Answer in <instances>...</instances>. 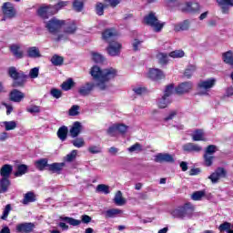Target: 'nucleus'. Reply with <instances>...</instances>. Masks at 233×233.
<instances>
[{
	"mask_svg": "<svg viewBox=\"0 0 233 233\" xmlns=\"http://www.w3.org/2000/svg\"><path fill=\"white\" fill-rule=\"evenodd\" d=\"M63 25H65V20H59L56 17L52 18L46 23V27L47 28L48 32L53 35L54 41H66V35L59 33L61 28H63Z\"/></svg>",
	"mask_w": 233,
	"mask_h": 233,
	"instance_id": "obj_3",
	"label": "nucleus"
},
{
	"mask_svg": "<svg viewBox=\"0 0 233 233\" xmlns=\"http://www.w3.org/2000/svg\"><path fill=\"white\" fill-rule=\"evenodd\" d=\"M67 5H70L69 1H60L56 5H52L51 12L56 15L57 14V12H59V10H63V8H66Z\"/></svg>",
	"mask_w": 233,
	"mask_h": 233,
	"instance_id": "obj_29",
	"label": "nucleus"
},
{
	"mask_svg": "<svg viewBox=\"0 0 233 233\" xmlns=\"http://www.w3.org/2000/svg\"><path fill=\"white\" fill-rule=\"evenodd\" d=\"M171 214L173 218H192V215L194 214V207L190 203H186L184 206L174 209Z\"/></svg>",
	"mask_w": 233,
	"mask_h": 233,
	"instance_id": "obj_5",
	"label": "nucleus"
},
{
	"mask_svg": "<svg viewBox=\"0 0 233 233\" xmlns=\"http://www.w3.org/2000/svg\"><path fill=\"white\" fill-rule=\"evenodd\" d=\"M72 145H74L76 148H83V147H85V139H83V137L76 138L72 141Z\"/></svg>",
	"mask_w": 233,
	"mask_h": 233,
	"instance_id": "obj_51",
	"label": "nucleus"
},
{
	"mask_svg": "<svg viewBox=\"0 0 233 233\" xmlns=\"http://www.w3.org/2000/svg\"><path fill=\"white\" fill-rule=\"evenodd\" d=\"M105 8H106V5H103L102 3H97L96 6V12L97 15H103Z\"/></svg>",
	"mask_w": 233,
	"mask_h": 233,
	"instance_id": "obj_60",
	"label": "nucleus"
},
{
	"mask_svg": "<svg viewBox=\"0 0 233 233\" xmlns=\"http://www.w3.org/2000/svg\"><path fill=\"white\" fill-rule=\"evenodd\" d=\"M81 134V123L75 122L70 129L71 137H77Z\"/></svg>",
	"mask_w": 233,
	"mask_h": 233,
	"instance_id": "obj_27",
	"label": "nucleus"
},
{
	"mask_svg": "<svg viewBox=\"0 0 233 233\" xmlns=\"http://www.w3.org/2000/svg\"><path fill=\"white\" fill-rule=\"evenodd\" d=\"M116 33L114 29H106L102 33V37L104 41H106V43H109L108 46L106 47L108 56H111V57H116L121 54V49L123 48V46L121 43L112 40L114 37H116Z\"/></svg>",
	"mask_w": 233,
	"mask_h": 233,
	"instance_id": "obj_2",
	"label": "nucleus"
},
{
	"mask_svg": "<svg viewBox=\"0 0 233 233\" xmlns=\"http://www.w3.org/2000/svg\"><path fill=\"white\" fill-rule=\"evenodd\" d=\"M155 163H174V156L168 153H158L155 156Z\"/></svg>",
	"mask_w": 233,
	"mask_h": 233,
	"instance_id": "obj_14",
	"label": "nucleus"
},
{
	"mask_svg": "<svg viewBox=\"0 0 233 233\" xmlns=\"http://www.w3.org/2000/svg\"><path fill=\"white\" fill-rule=\"evenodd\" d=\"M144 23L146 25H148V26H152L155 32H159L160 30H163V27L165 26L164 23L158 21L157 16H156V13L154 12L147 14L144 17Z\"/></svg>",
	"mask_w": 233,
	"mask_h": 233,
	"instance_id": "obj_7",
	"label": "nucleus"
},
{
	"mask_svg": "<svg viewBox=\"0 0 233 233\" xmlns=\"http://www.w3.org/2000/svg\"><path fill=\"white\" fill-rule=\"evenodd\" d=\"M179 10L188 12L189 14H197L201 11V5L196 2H187L179 5Z\"/></svg>",
	"mask_w": 233,
	"mask_h": 233,
	"instance_id": "obj_9",
	"label": "nucleus"
},
{
	"mask_svg": "<svg viewBox=\"0 0 233 233\" xmlns=\"http://www.w3.org/2000/svg\"><path fill=\"white\" fill-rule=\"evenodd\" d=\"M218 5L222 10V14H228V6H233V0H217Z\"/></svg>",
	"mask_w": 233,
	"mask_h": 233,
	"instance_id": "obj_24",
	"label": "nucleus"
},
{
	"mask_svg": "<svg viewBox=\"0 0 233 233\" xmlns=\"http://www.w3.org/2000/svg\"><path fill=\"white\" fill-rule=\"evenodd\" d=\"M35 201V195L33 192H27L22 200L23 205H28V203H34Z\"/></svg>",
	"mask_w": 233,
	"mask_h": 233,
	"instance_id": "obj_35",
	"label": "nucleus"
},
{
	"mask_svg": "<svg viewBox=\"0 0 233 233\" xmlns=\"http://www.w3.org/2000/svg\"><path fill=\"white\" fill-rule=\"evenodd\" d=\"M192 23H194V20H190V19L184 20L182 22L175 24L174 30L175 32H185L190 29V26H192Z\"/></svg>",
	"mask_w": 233,
	"mask_h": 233,
	"instance_id": "obj_15",
	"label": "nucleus"
},
{
	"mask_svg": "<svg viewBox=\"0 0 233 233\" xmlns=\"http://www.w3.org/2000/svg\"><path fill=\"white\" fill-rule=\"evenodd\" d=\"M133 92H135L137 96H142V94H145V92H147V88L141 86H137L133 87Z\"/></svg>",
	"mask_w": 233,
	"mask_h": 233,
	"instance_id": "obj_63",
	"label": "nucleus"
},
{
	"mask_svg": "<svg viewBox=\"0 0 233 233\" xmlns=\"http://www.w3.org/2000/svg\"><path fill=\"white\" fill-rule=\"evenodd\" d=\"M81 219H82V223H86V224L90 223V221H92V218H90V216L88 215H83L81 217ZM63 220L66 221V223L72 225L73 227H77L81 225V220L79 219L66 217L63 218Z\"/></svg>",
	"mask_w": 233,
	"mask_h": 233,
	"instance_id": "obj_12",
	"label": "nucleus"
},
{
	"mask_svg": "<svg viewBox=\"0 0 233 233\" xmlns=\"http://www.w3.org/2000/svg\"><path fill=\"white\" fill-rule=\"evenodd\" d=\"M48 159L47 158H41L35 162V167L37 170L43 171L46 167H48Z\"/></svg>",
	"mask_w": 233,
	"mask_h": 233,
	"instance_id": "obj_31",
	"label": "nucleus"
},
{
	"mask_svg": "<svg viewBox=\"0 0 233 233\" xmlns=\"http://www.w3.org/2000/svg\"><path fill=\"white\" fill-rule=\"evenodd\" d=\"M191 137L193 141H205V133L201 129L194 131Z\"/></svg>",
	"mask_w": 233,
	"mask_h": 233,
	"instance_id": "obj_33",
	"label": "nucleus"
},
{
	"mask_svg": "<svg viewBox=\"0 0 233 233\" xmlns=\"http://www.w3.org/2000/svg\"><path fill=\"white\" fill-rule=\"evenodd\" d=\"M2 12L7 19H14V17L17 15L15 7H14V5L10 2H5L3 4Z\"/></svg>",
	"mask_w": 233,
	"mask_h": 233,
	"instance_id": "obj_10",
	"label": "nucleus"
},
{
	"mask_svg": "<svg viewBox=\"0 0 233 233\" xmlns=\"http://www.w3.org/2000/svg\"><path fill=\"white\" fill-rule=\"evenodd\" d=\"M10 179L9 178H1L0 179V190L1 192H3L4 194L5 192H8V188H10Z\"/></svg>",
	"mask_w": 233,
	"mask_h": 233,
	"instance_id": "obj_32",
	"label": "nucleus"
},
{
	"mask_svg": "<svg viewBox=\"0 0 233 233\" xmlns=\"http://www.w3.org/2000/svg\"><path fill=\"white\" fill-rule=\"evenodd\" d=\"M204 157V165L205 167H212L214 163V155H205Z\"/></svg>",
	"mask_w": 233,
	"mask_h": 233,
	"instance_id": "obj_48",
	"label": "nucleus"
},
{
	"mask_svg": "<svg viewBox=\"0 0 233 233\" xmlns=\"http://www.w3.org/2000/svg\"><path fill=\"white\" fill-rule=\"evenodd\" d=\"M143 41L135 39L132 43L133 50L134 52H138V50H141V45Z\"/></svg>",
	"mask_w": 233,
	"mask_h": 233,
	"instance_id": "obj_62",
	"label": "nucleus"
},
{
	"mask_svg": "<svg viewBox=\"0 0 233 233\" xmlns=\"http://www.w3.org/2000/svg\"><path fill=\"white\" fill-rule=\"evenodd\" d=\"M216 152H218V147L214 146V145H209L206 150H205V155L208 156H214V154H216Z\"/></svg>",
	"mask_w": 233,
	"mask_h": 233,
	"instance_id": "obj_55",
	"label": "nucleus"
},
{
	"mask_svg": "<svg viewBox=\"0 0 233 233\" xmlns=\"http://www.w3.org/2000/svg\"><path fill=\"white\" fill-rule=\"evenodd\" d=\"M168 57H170V56L167 53L157 54V59L160 65H167V63H168Z\"/></svg>",
	"mask_w": 233,
	"mask_h": 233,
	"instance_id": "obj_38",
	"label": "nucleus"
},
{
	"mask_svg": "<svg viewBox=\"0 0 233 233\" xmlns=\"http://www.w3.org/2000/svg\"><path fill=\"white\" fill-rule=\"evenodd\" d=\"M0 127L5 128V132H10V130H15L17 128V122L15 120L4 121L1 122Z\"/></svg>",
	"mask_w": 233,
	"mask_h": 233,
	"instance_id": "obj_25",
	"label": "nucleus"
},
{
	"mask_svg": "<svg viewBox=\"0 0 233 233\" xmlns=\"http://www.w3.org/2000/svg\"><path fill=\"white\" fill-rule=\"evenodd\" d=\"M35 226L33 223H21L16 226V232L30 233Z\"/></svg>",
	"mask_w": 233,
	"mask_h": 233,
	"instance_id": "obj_22",
	"label": "nucleus"
},
{
	"mask_svg": "<svg viewBox=\"0 0 233 233\" xmlns=\"http://www.w3.org/2000/svg\"><path fill=\"white\" fill-rule=\"evenodd\" d=\"M231 228H232V224H230V222H224L220 224V226L218 227L219 232L228 233V230H230Z\"/></svg>",
	"mask_w": 233,
	"mask_h": 233,
	"instance_id": "obj_49",
	"label": "nucleus"
},
{
	"mask_svg": "<svg viewBox=\"0 0 233 233\" xmlns=\"http://www.w3.org/2000/svg\"><path fill=\"white\" fill-rule=\"evenodd\" d=\"M92 59L95 63H103L105 56L99 53H92Z\"/></svg>",
	"mask_w": 233,
	"mask_h": 233,
	"instance_id": "obj_56",
	"label": "nucleus"
},
{
	"mask_svg": "<svg viewBox=\"0 0 233 233\" xmlns=\"http://www.w3.org/2000/svg\"><path fill=\"white\" fill-rule=\"evenodd\" d=\"M170 103H172V98L163 96L158 101V106L159 108H167Z\"/></svg>",
	"mask_w": 233,
	"mask_h": 233,
	"instance_id": "obj_39",
	"label": "nucleus"
},
{
	"mask_svg": "<svg viewBox=\"0 0 233 233\" xmlns=\"http://www.w3.org/2000/svg\"><path fill=\"white\" fill-rule=\"evenodd\" d=\"M28 172V166L22 164L17 167L16 172H15V177H21L22 176H25Z\"/></svg>",
	"mask_w": 233,
	"mask_h": 233,
	"instance_id": "obj_34",
	"label": "nucleus"
},
{
	"mask_svg": "<svg viewBox=\"0 0 233 233\" xmlns=\"http://www.w3.org/2000/svg\"><path fill=\"white\" fill-rule=\"evenodd\" d=\"M177 116L181 117V112L179 111V109H173L164 118V121H172V119H174Z\"/></svg>",
	"mask_w": 233,
	"mask_h": 233,
	"instance_id": "obj_37",
	"label": "nucleus"
},
{
	"mask_svg": "<svg viewBox=\"0 0 233 233\" xmlns=\"http://www.w3.org/2000/svg\"><path fill=\"white\" fill-rule=\"evenodd\" d=\"M10 50H11L13 56H15L16 57V59H23L24 53L21 50V46H19V45H12L10 46Z\"/></svg>",
	"mask_w": 233,
	"mask_h": 233,
	"instance_id": "obj_26",
	"label": "nucleus"
},
{
	"mask_svg": "<svg viewBox=\"0 0 233 233\" xmlns=\"http://www.w3.org/2000/svg\"><path fill=\"white\" fill-rule=\"evenodd\" d=\"M62 26H64V33L61 34H64L66 37L72 34H76V30H77V25H76L74 20H64Z\"/></svg>",
	"mask_w": 233,
	"mask_h": 233,
	"instance_id": "obj_11",
	"label": "nucleus"
},
{
	"mask_svg": "<svg viewBox=\"0 0 233 233\" xmlns=\"http://www.w3.org/2000/svg\"><path fill=\"white\" fill-rule=\"evenodd\" d=\"M8 74L12 79H14L13 86L17 88L18 86H23L26 81V75L23 72H18L15 66H11L8 69Z\"/></svg>",
	"mask_w": 233,
	"mask_h": 233,
	"instance_id": "obj_6",
	"label": "nucleus"
},
{
	"mask_svg": "<svg viewBox=\"0 0 233 233\" xmlns=\"http://www.w3.org/2000/svg\"><path fill=\"white\" fill-rule=\"evenodd\" d=\"M195 70H196V66H189L185 70L184 76L186 77H192V75L194 74Z\"/></svg>",
	"mask_w": 233,
	"mask_h": 233,
	"instance_id": "obj_61",
	"label": "nucleus"
},
{
	"mask_svg": "<svg viewBox=\"0 0 233 233\" xmlns=\"http://www.w3.org/2000/svg\"><path fill=\"white\" fill-rule=\"evenodd\" d=\"M29 77L31 79H37L39 77V67H34L29 71Z\"/></svg>",
	"mask_w": 233,
	"mask_h": 233,
	"instance_id": "obj_59",
	"label": "nucleus"
},
{
	"mask_svg": "<svg viewBox=\"0 0 233 233\" xmlns=\"http://www.w3.org/2000/svg\"><path fill=\"white\" fill-rule=\"evenodd\" d=\"M228 172L225 167H218L210 176L208 177V179H210L213 185H216L221 181V179L227 177Z\"/></svg>",
	"mask_w": 233,
	"mask_h": 233,
	"instance_id": "obj_8",
	"label": "nucleus"
},
{
	"mask_svg": "<svg viewBox=\"0 0 233 233\" xmlns=\"http://www.w3.org/2000/svg\"><path fill=\"white\" fill-rule=\"evenodd\" d=\"M66 136H68V127H66V126H63V127H59V129L57 131V137L62 141H66Z\"/></svg>",
	"mask_w": 233,
	"mask_h": 233,
	"instance_id": "obj_36",
	"label": "nucleus"
},
{
	"mask_svg": "<svg viewBox=\"0 0 233 233\" xmlns=\"http://www.w3.org/2000/svg\"><path fill=\"white\" fill-rule=\"evenodd\" d=\"M84 6L83 0H74L73 2V8L75 12H82Z\"/></svg>",
	"mask_w": 233,
	"mask_h": 233,
	"instance_id": "obj_47",
	"label": "nucleus"
},
{
	"mask_svg": "<svg viewBox=\"0 0 233 233\" xmlns=\"http://www.w3.org/2000/svg\"><path fill=\"white\" fill-rule=\"evenodd\" d=\"M72 86H74V80H72V78H69L67 81L62 84V89L66 91L70 90Z\"/></svg>",
	"mask_w": 233,
	"mask_h": 233,
	"instance_id": "obj_58",
	"label": "nucleus"
},
{
	"mask_svg": "<svg viewBox=\"0 0 233 233\" xmlns=\"http://www.w3.org/2000/svg\"><path fill=\"white\" fill-rule=\"evenodd\" d=\"M214 86H216V78L200 80L197 86V92L198 96H208L210 90H212Z\"/></svg>",
	"mask_w": 233,
	"mask_h": 233,
	"instance_id": "obj_4",
	"label": "nucleus"
},
{
	"mask_svg": "<svg viewBox=\"0 0 233 233\" xmlns=\"http://www.w3.org/2000/svg\"><path fill=\"white\" fill-rule=\"evenodd\" d=\"M127 152H129L130 154H134V152L136 154H139V152H143V146H141V144L139 143H136L127 148Z\"/></svg>",
	"mask_w": 233,
	"mask_h": 233,
	"instance_id": "obj_41",
	"label": "nucleus"
},
{
	"mask_svg": "<svg viewBox=\"0 0 233 233\" xmlns=\"http://www.w3.org/2000/svg\"><path fill=\"white\" fill-rule=\"evenodd\" d=\"M222 59L224 63H227V65H230L232 66V61H233V53L232 51H228L222 55Z\"/></svg>",
	"mask_w": 233,
	"mask_h": 233,
	"instance_id": "obj_42",
	"label": "nucleus"
},
{
	"mask_svg": "<svg viewBox=\"0 0 233 233\" xmlns=\"http://www.w3.org/2000/svg\"><path fill=\"white\" fill-rule=\"evenodd\" d=\"M64 61H65V59L63 58V56H59L58 55H55L51 58V63L55 66H61V65H63Z\"/></svg>",
	"mask_w": 233,
	"mask_h": 233,
	"instance_id": "obj_43",
	"label": "nucleus"
},
{
	"mask_svg": "<svg viewBox=\"0 0 233 233\" xmlns=\"http://www.w3.org/2000/svg\"><path fill=\"white\" fill-rule=\"evenodd\" d=\"M94 86H96V84H94L93 82H86V84L80 86L78 94L84 96H90V93L92 92V90H94Z\"/></svg>",
	"mask_w": 233,
	"mask_h": 233,
	"instance_id": "obj_19",
	"label": "nucleus"
},
{
	"mask_svg": "<svg viewBox=\"0 0 233 233\" xmlns=\"http://www.w3.org/2000/svg\"><path fill=\"white\" fill-rule=\"evenodd\" d=\"M149 79H153V81H159V79H165V73L161 71V69L157 68H150L147 74Z\"/></svg>",
	"mask_w": 233,
	"mask_h": 233,
	"instance_id": "obj_16",
	"label": "nucleus"
},
{
	"mask_svg": "<svg viewBox=\"0 0 233 233\" xmlns=\"http://www.w3.org/2000/svg\"><path fill=\"white\" fill-rule=\"evenodd\" d=\"M96 192H102L103 194H110V187L105 184H99L96 187Z\"/></svg>",
	"mask_w": 233,
	"mask_h": 233,
	"instance_id": "obj_50",
	"label": "nucleus"
},
{
	"mask_svg": "<svg viewBox=\"0 0 233 233\" xmlns=\"http://www.w3.org/2000/svg\"><path fill=\"white\" fill-rule=\"evenodd\" d=\"M63 167H65V163H53L48 166V169L51 172H61Z\"/></svg>",
	"mask_w": 233,
	"mask_h": 233,
	"instance_id": "obj_40",
	"label": "nucleus"
},
{
	"mask_svg": "<svg viewBox=\"0 0 233 233\" xmlns=\"http://www.w3.org/2000/svg\"><path fill=\"white\" fill-rule=\"evenodd\" d=\"M26 54L27 57H30L31 59H39V57H42L41 51L37 46L28 47Z\"/></svg>",
	"mask_w": 233,
	"mask_h": 233,
	"instance_id": "obj_23",
	"label": "nucleus"
},
{
	"mask_svg": "<svg viewBox=\"0 0 233 233\" xmlns=\"http://www.w3.org/2000/svg\"><path fill=\"white\" fill-rule=\"evenodd\" d=\"M12 172H14V167L10 164H5L0 168V176L3 178L9 179L10 176H12Z\"/></svg>",
	"mask_w": 233,
	"mask_h": 233,
	"instance_id": "obj_21",
	"label": "nucleus"
},
{
	"mask_svg": "<svg viewBox=\"0 0 233 233\" xmlns=\"http://www.w3.org/2000/svg\"><path fill=\"white\" fill-rule=\"evenodd\" d=\"M9 99L13 101V103H21V101L25 99V93L17 89H13L9 94Z\"/></svg>",
	"mask_w": 233,
	"mask_h": 233,
	"instance_id": "obj_18",
	"label": "nucleus"
},
{
	"mask_svg": "<svg viewBox=\"0 0 233 233\" xmlns=\"http://www.w3.org/2000/svg\"><path fill=\"white\" fill-rule=\"evenodd\" d=\"M76 157H77V150L74 149L72 150L69 154H67L66 156V161H67V163H72V161H74V159H76Z\"/></svg>",
	"mask_w": 233,
	"mask_h": 233,
	"instance_id": "obj_53",
	"label": "nucleus"
},
{
	"mask_svg": "<svg viewBox=\"0 0 233 233\" xmlns=\"http://www.w3.org/2000/svg\"><path fill=\"white\" fill-rule=\"evenodd\" d=\"M169 57L173 59H179L181 57H185V51L183 50H175L169 53Z\"/></svg>",
	"mask_w": 233,
	"mask_h": 233,
	"instance_id": "obj_46",
	"label": "nucleus"
},
{
	"mask_svg": "<svg viewBox=\"0 0 233 233\" xmlns=\"http://www.w3.org/2000/svg\"><path fill=\"white\" fill-rule=\"evenodd\" d=\"M174 94V85L170 84L166 86V89L164 91V96L167 97L170 99V96Z\"/></svg>",
	"mask_w": 233,
	"mask_h": 233,
	"instance_id": "obj_52",
	"label": "nucleus"
},
{
	"mask_svg": "<svg viewBox=\"0 0 233 233\" xmlns=\"http://www.w3.org/2000/svg\"><path fill=\"white\" fill-rule=\"evenodd\" d=\"M194 85L192 82H184L176 88L177 94H187L190 90H192Z\"/></svg>",
	"mask_w": 233,
	"mask_h": 233,
	"instance_id": "obj_20",
	"label": "nucleus"
},
{
	"mask_svg": "<svg viewBox=\"0 0 233 233\" xmlns=\"http://www.w3.org/2000/svg\"><path fill=\"white\" fill-rule=\"evenodd\" d=\"M90 76L93 77L96 86H98L100 90H106V88H108V81L114 79V77L117 76V70L113 67L101 70L99 66H94L90 69Z\"/></svg>",
	"mask_w": 233,
	"mask_h": 233,
	"instance_id": "obj_1",
	"label": "nucleus"
},
{
	"mask_svg": "<svg viewBox=\"0 0 233 233\" xmlns=\"http://www.w3.org/2000/svg\"><path fill=\"white\" fill-rule=\"evenodd\" d=\"M37 14L43 19H48L49 15H55L52 12V5H42L38 10Z\"/></svg>",
	"mask_w": 233,
	"mask_h": 233,
	"instance_id": "obj_17",
	"label": "nucleus"
},
{
	"mask_svg": "<svg viewBox=\"0 0 233 233\" xmlns=\"http://www.w3.org/2000/svg\"><path fill=\"white\" fill-rule=\"evenodd\" d=\"M114 203L117 205V207H123V205L127 204V199L123 198V193L121 191H117L114 198Z\"/></svg>",
	"mask_w": 233,
	"mask_h": 233,
	"instance_id": "obj_30",
	"label": "nucleus"
},
{
	"mask_svg": "<svg viewBox=\"0 0 233 233\" xmlns=\"http://www.w3.org/2000/svg\"><path fill=\"white\" fill-rule=\"evenodd\" d=\"M205 198V191L200 190V191H196L191 195V199L193 201H201Z\"/></svg>",
	"mask_w": 233,
	"mask_h": 233,
	"instance_id": "obj_45",
	"label": "nucleus"
},
{
	"mask_svg": "<svg viewBox=\"0 0 233 233\" xmlns=\"http://www.w3.org/2000/svg\"><path fill=\"white\" fill-rule=\"evenodd\" d=\"M121 214H123V210L119 208H111L104 212L105 218H117Z\"/></svg>",
	"mask_w": 233,
	"mask_h": 233,
	"instance_id": "obj_28",
	"label": "nucleus"
},
{
	"mask_svg": "<svg viewBox=\"0 0 233 233\" xmlns=\"http://www.w3.org/2000/svg\"><path fill=\"white\" fill-rule=\"evenodd\" d=\"M182 148L184 152H187L189 154H199V152L203 151V147L194 143H187L182 147Z\"/></svg>",
	"mask_w": 233,
	"mask_h": 233,
	"instance_id": "obj_13",
	"label": "nucleus"
},
{
	"mask_svg": "<svg viewBox=\"0 0 233 233\" xmlns=\"http://www.w3.org/2000/svg\"><path fill=\"white\" fill-rule=\"evenodd\" d=\"M107 134L111 137H116V134H117V125L113 124L111 127H109L108 129H107Z\"/></svg>",
	"mask_w": 233,
	"mask_h": 233,
	"instance_id": "obj_57",
	"label": "nucleus"
},
{
	"mask_svg": "<svg viewBox=\"0 0 233 233\" xmlns=\"http://www.w3.org/2000/svg\"><path fill=\"white\" fill-rule=\"evenodd\" d=\"M87 150L89 154H101V152H103V147L99 145H91L88 147Z\"/></svg>",
	"mask_w": 233,
	"mask_h": 233,
	"instance_id": "obj_44",
	"label": "nucleus"
},
{
	"mask_svg": "<svg viewBox=\"0 0 233 233\" xmlns=\"http://www.w3.org/2000/svg\"><path fill=\"white\" fill-rule=\"evenodd\" d=\"M69 116H79V106L74 105L68 111Z\"/></svg>",
	"mask_w": 233,
	"mask_h": 233,
	"instance_id": "obj_64",
	"label": "nucleus"
},
{
	"mask_svg": "<svg viewBox=\"0 0 233 233\" xmlns=\"http://www.w3.org/2000/svg\"><path fill=\"white\" fill-rule=\"evenodd\" d=\"M26 112H29V114H39L41 112V106L32 105L26 107Z\"/></svg>",
	"mask_w": 233,
	"mask_h": 233,
	"instance_id": "obj_54",
	"label": "nucleus"
}]
</instances>
